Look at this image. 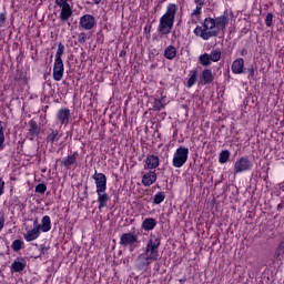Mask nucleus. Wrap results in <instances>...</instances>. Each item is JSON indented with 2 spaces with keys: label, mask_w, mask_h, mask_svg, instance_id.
<instances>
[{
  "label": "nucleus",
  "mask_w": 284,
  "mask_h": 284,
  "mask_svg": "<svg viewBox=\"0 0 284 284\" xmlns=\"http://www.w3.org/2000/svg\"><path fill=\"white\" fill-rule=\"evenodd\" d=\"M41 224H39V220L33 221V229L39 230Z\"/></svg>",
  "instance_id": "42"
},
{
  "label": "nucleus",
  "mask_w": 284,
  "mask_h": 284,
  "mask_svg": "<svg viewBox=\"0 0 284 284\" xmlns=\"http://www.w3.org/2000/svg\"><path fill=\"white\" fill-rule=\"evenodd\" d=\"M154 183H156V172L155 171H149L143 174L142 185H144V187H150V185H154Z\"/></svg>",
  "instance_id": "14"
},
{
  "label": "nucleus",
  "mask_w": 284,
  "mask_h": 284,
  "mask_svg": "<svg viewBox=\"0 0 284 284\" xmlns=\"http://www.w3.org/2000/svg\"><path fill=\"white\" fill-rule=\"evenodd\" d=\"M193 32L195 37H200L203 41H210L212 37H216L219 34L214 24V18H205L203 24L197 26Z\"/></svg>",
  "instance_id": "3"
},
{
  "label": "nucleus",
  "mask_w": 284,
  "mask_h": 284,
  "mask_svg": "<svg viewBox=\"0 0 284 284\" xmlns=\"http://www.w3.org/2000/svg\"><path fill=\"white\" fill-rule=\"evenodd\" d=\"M50 250V247L45 246L44 244L40 245V254H44L45 252H48Z\"/></svg>",
  "instance_id": "41"
},
{
  "label": "nucleus",
  "mask_w": 284,
  "mask_h": 284,
  "mask_svg": "<svg viewBox=\"0 0 284 284\" xmlns=\"http://www.w3.org/2000/svg\"><path fill=\"white\" fill-rule=\"evenodd\" d=\"M79 26L82 30H94L97 28V19L92 14H84L80 17Z\"/></svg>",
  "instance_id": "10"
},
{
  "label": "nucleus",
  "mask_w": 284,
  "mask_h": 284,
  "mask_svg": "<svg viewBox=\"0 0 284 284\" xmlns=\"http://www.w3.org/2000/svg\"><path fill=\"white\" fill-rule=\"evenodd\" d=\"M98 194V203L99 210H103V207H108V203L110 202V195H108L106 190L95 191Z\"/></svg>",
  "instance_id": "15"
},
{
  "label": "nucleus",
  "mask_w": 284,
  "mask_h": 284,
  "mask_svg": "<svg viewBox=\"0 0 284 284\" xmlns=\"http://www.w3.org/2000/svg\"><path fill=\"white\" fill-rule=\"evenodd\" d=\"M93 3H95L97 6H99V3H101V0H93Z\"/></svg>",
  "instance_id": "44"
},
{
  "label": "nucleus",
  "mask_w": 284,
  "mask_h": 284,
  "mask_svg": "<svg viewBox=\"0 0 284 284\" xmlns=\"http://www.w3.org/2000/svg\"><path fill=\"white\" fill-rule=\"evenodd\" d=\"M165 201V192H158L153 197V203L155 205H161Z\"/></svg>",
  "instance_id": "32"
},
{
  "label": "nucleus",
  "mask_w": 284,
  "mask_h": 284,
  "mask_svg": "<svg viewBox=\"0 0 284 284\" xmlns=\"http://www.w3.org/2000/svg\"><path fill=\"white\" fill-rule=\"evenodd\" d=\"M199 61L204 68L212 65V63H219L221 61V49H213L211 53H203L200 55Z\"/></svg>",
  "instance_id": "8"
},
{
  "label": "nucleus",
  "mask_w": 284,
  "mask_h": 284,
  "mask_svg": "<svg viewBox=\"0 0 284 284\" xmlns=\"http://www.w3.org/2000/svg\"><path fill=\"white\" fill-rule=\"evenodd\" d=\"M39 227L40 232H50L52 230V221L50 220V216L44 215L41 220V224Z\"/></svg>",
  "instance_id": "24"
},
{
  "label": "nucleus",
  "mask_w": 284,
  "mask_h": 284,
  "mask_svg": "<svg viewBox=\"0 0 284 284\" xmlns=\"http://www.w3.org/2000/svg\"><path fill=\"white\" fill-rule=\"evenodd\" d=\"M230 151L229 150H224L220 153L219 155V162L223 165L225 163H227L230 161Z\"/></svg>",
  "instance_id": "31"
},
{
  "label": "nucleus",
  "mask_w": 284,
  "mask_h": 284,
  "mask_svg": "<svg viewBox=\"0 0 284 284\" xmlns=\"http://www.w3.org/2000/svg\"><path fill=\"white\" fill-rule=\"evenodd\" d=\"M144 232H152L156 227V220L154 217H146L141 225Z\"/></svg>",
  "instance_id": "21"
},
{
  "label": "nucleus",
  "mask_w": 284,
  "mask_h": 284,
  "mask_svg": "<svg viewBox=\"0 0 284 284\" xmlns=\"http://www.w3.org/2000/svg\"><path fill=\"white\" fill-rule=\"evenodd\" d=\"M59 8V9H58ZM54 9L57 12H59L58 19L62 23H67V21H70L72 19V6L68 3V0H55V7Z\"/></svg>",
  "instance_id": "4"
},
{
  "label": "nucleus",
  "mask_w": 284,
  "mask_h": 284,
  "mask_svg": "<svg viewBox=\"0 0 284 284\" xmlns=\"http://www.w3.org/2000/svg\"><path fill=\"white\" fill-rule=\"evenodd\" d=\"M232 19H234V12H232L231 10L224 11L222 16L214 19V26L215 30L217 31V34L219 32H223L225 28H227Z\"/></svg>",
  "instance_id": "7"
},
{
  "label": "nucleus",
  "mask_w": 284,
  "mask_h": 284,
  "mask_svg": "<svg viewBox=\"0 0 284 284\" xmlns=\"http://www.w3.org/2000/svg\"><path fill=\"white\" fill-rule=\"evenodd\" d=\"M26 265H27L26 258L18 257L11 264V271L12 272H23L26 270Z\"/></svg>",
  "instance_id": "18"
},
{
  "label": "nucleus",
  "mask_w": 284,
  "mask_h": 284,
  "mask_svg": "<svg viewBox=\"0 0 284 284\" xmlns=\"http://www.w3.org/2000/svg\"><path fill=\"white\" fill-rule=\"evenodd\" d=\"M196 8L192 11L191 17H199L201 14V10H203V1L195 0Z\"/></svg>",
  "instance_id": "34"
},
{
  "label": "nucleus",
  "mask_w": 284,
  "mask_h": 284,
  "mask_svg": "<svg viewBox=\"0 0 284 284\" xmlns=\"http://www.w3.org/2000/svg\"><path fill=\"white\" fill-rule=\"evenodd\" d=\"M180 283H181V284H184V283H185V280H180Z\"/></svg>",
  "instance_id": "45"
},
{
  "label": "nucleus",
  "mask_w": 284,
  "mask_h": 284,
  "mask_svg": "<svg viewBox=\"0 0 284 284\" xmlns=\"http://www.w3.org/2000/svg\"><path fill=\"white\" fill-rule=\"evenodd\" d=\"M92 179L95 181L97 191L108 190V178L105 174L95 172Z\"/></svg>",
  "instance_id": "12"
},
{
  "label": "nucleus",
  "mask_w": 284,
  "mask_h": 284,
  "mask_svg": "<svg viewBox=\"0 0 284 284\" xmlns=\"http://www.w3.org/2000/svg\"><path fill=\"white\" fill-rule=\"evenodd\" d=\"M120 245L123 247H129L130 252H134L140 245L139 235L134 233H123L120 236Z\"/></svg>",
  "instance_id": "5"
},
{
  "label": "nucleus",
  "mask_w": 284,
  "mask_h": 284,
  "mask_svg": "<svg viewBox=\"0 0 284 284\" xmlns=\"http://www.w3.org/2000/svg\"><path fill=\"white\" fill-rule=\"evenodd\" d=\"M61 136H63L59 131L51 130L47 135V143H51V145H55V143H59L61 140Z\"/></svg>",
  "instance_id": "20"
},
{
  "label": "nucleus",
  "mask_w": 284,
  "mask_h": 284,
  "mask_svg": "<svg viewBox=\"0 0 284 284\" xmlns=\"http://www.w3.org/2000/svg\"><path fill=\"white\" fill-rule=\"evenodd\" d=\"M196 81H199V70L193 69L189 72V80H187V88H193V85H196Z\"/></svg>",
  "instance_id": "25"
},
{
  "label": "nucleus",
  "mask_w": 284,
  "mask_h": 284,
  "mask_svg": "<svg viewBox=\"0 0 284 284\" xmlns=\"http://www.w3.org/2000/svg\"><path fill=\"white\" fill-rule=\"evenodd\" d=\"M164 57L165 59H169V61H172V59H176V47L169 45L164 50Z\"/></svg>",
  "instance_id": "26"
},
{
  "label": "nucleus",
  "mask_w": 284,
  "mask_h": 284,
  "mask_svg": "<svg viewBox=\"0 0 284 284\" xmlns=\"http://www.w3.org/2000/svg\"><path fill=\"white\" fill-rule=\"evenodd\" d=\"M39 236H41V231L39 229H32L27 231L24 234V241H27V243H31V241H37Z\"/></svg>",
  "instance_id": "22"
},
{
  "label": "nucleus",
  "mask_w": 284,
  "mask_h": 284,
  "mask_svg": "<svg viewBox=\"0 0 284 284\" xmlns=\"http://www.w3.org/2000/svg\"><path fill=\"white\" fill-rule=\"evenodd\" d=\"M190 156V149L185 146H179L173 154L172 165L173 168H183L187 163Z\"/></svg>",
  "instance_id": "6"
},
{
  "label": "nucleus",
  "mask_w": 284,
  "mask_h": 284,
  "mask_svg": "<svg viewBox=\"0 0 284 284\" xmlns=\"http://www.w3.org/2000/svg\"><path fill=\"white\" fill-rule=\"evenodd\" d=\"M6 122L0 121V150H3V143H6Z\"/></svg>",
  "instance_id": "29"
},
{
  "label": "nucleus",
  "mask_w": 284,
  "mask_h": 284,
  "mask_svg": "<svg viewBox=\"0 0 284 284\" xmlns=\"http://www.w3.org/2000/svg\"><path fill=\"white\" fill-rule=\"evenodd\" d=\"M165 105H168V103L165 102V98H155L153 101V110L155 111L163 110Z\"/></svg>",
  "instance_id": "28"
},
{
  "label": "nucleus",
  "mask_w": 284,
  "mask_h": 284,
  "mask_svg": "<svg viewBox=\"0 0 284 284\" xmlns=\"http://www.w3.org/2000/svg\"><path fill=\"white\" fill-rule=\"evenodd\" d=\"M245 68V60L243 58H239L235 61H233L231 65V70L233 74H243V70Z\"/></svg>",
  "instance_id": "16"
},
{
  "label": "nucleus",
  "mask_w": 284,
  "mask_h": 284,
  "mask_svg": "<svg viewBox=\"0 0 284 284\" xmlns=\"http://www.w3.org/2000/svg\"><path fill=\"white\" fill-rule=\"evenodd\" d=\"M41 134V126L34 120H30L28 123L27 139L34 141Z\"/></svg>",
  "instance_id": "11"
},
{
  "label": "nucleus",
  "mask_w": 284,
  "mask_h": 284,
  "mask_svg": "<svg viewBox=\"0 0 284 284\" xmlns=\"http://www.w3.org/2000/svg\"><path fill=\"white\" fill-rule=\"evenodd\" d=\"M77 163V153L69 155L62 160V164L64 168H70V165H74Z\"/></svg>",
  "instance_id": "30"
},
{
  "label": "nucleus",
  "mask_w": 284,
  "mask_h": 284,
  "mask_svg": "<svg viewBox=\"0 0 284 284\" xmlns=\"http://www.w3.org/2000/svg\"><path fill=\"white\" fill-rule=\"evenodd\" d=\"M63 72H65L63 60H54V64H53L54 81H61V79H63Z\"/></svg>",
  "instance_id": "13"
},
{
  "label": "nucleus",
  "mask_w": 284,
  "mask_h": 284,
  "mask_svg": "<svg viewBox=\"0 0 284 284\" xmlns=\"http://www.w3.org/2000/svg\"><path fill=\"white\" fill-rule=\"evenodd\" d=\"M245 54H247V50L243 49V50L241 51V55H242V57H245Z\"/></svg>",
  "instance_id": "43"
},
{
  "label": "nucleus",
  "mask_w": 284,
  "mask_h": 284,
  "mask_svg": "<svg viewBox=\"0 0 284 284\" xmlns=\"http://www.w3.org/2000/svg\"><path fill=\"white\" fill-rule=\"evenodd\" d=\"M88 41V36L85 32H81L78 34V43H85Z\"/></svg>",
  "instance_id": "38"
},
{
  "label": "nucleus",
  "mask_w": 284,
  "mask_h": 284,
  "mask_svg": "<svg viewBox=\"0 0 284 284\" xmlns=\"http://www.w3.org/2000/svg\"><path fill=\"white\" fill-rule=\"evenodd\" d=\"M273 21H274V14L267 13V16L265 18V23H266L267 28H272Z\"/></svg>",
  "instance_id": "37"
},
{
  "label": "nucleus",
  "mask_w": 284,
  "mask_h": 284,
  "mask_svg": "<svg viewBox=\"0 0 284 284\" xmlns=\"http://www.w3.org/2000/svg\"><path fill=\"white\" fill-rule=\"evenodd\" d=\"M58 121L61 125H68L70 123V109H60L58 111Z\"/></svg>",
  "instance_id": "17"
},
{
  "label": "nucleus",
  "mask_w": 284,
  "mask_h": 284,
  "mask_svg": "<svg viewBox=\"0 0 284 284\" xmlns=\"http://www.w3.org/2000/svg\"><path fill=\"white\" fill-rule=\"evenodd\" d=\"M11 247L13 252H20L23 248V240H14Z\"/></svg>",
  "instance_id": "35"
},
{
  "label": "nucleus",
  "mask_w": 284,
  "mask_h": 284,
  "mask_svg": "<svg viewBox=\"0 0 284 284\" xmlns=\"http://www.w3.org/2000/svg\"><path fill=\"white\" fill-rule=\"evenodd\" d=\"M159 247H161V239L151 235L144 252L136 258V267L139 270H145V267H150L152 263L159 261Z\"/></svg>",
  "instance_id": "1"
},
{
  "label": "nucleus",
  "mask_w": 284,
  "mask_h": 284,
  "mask_svg": "<svg viewBox=\"0 0 284 284\" xmlns=\"http://www.w3.org/2000/svg\"><path fill=\"white\" fill-rule=\"evenodd\" d=\"M4 187L6 182L3 181V179L0 178V196H2Z\"/></svg>",
  "instance_id": "40"
},
{
  "label": "nucleus",
  "mask_w": 284,
  "mask_h": 284,
  "mask_svg": "<svg viewBox=\"0 0 284 284\" xmlns=\"http://www.w3.org/2000/svg\"><path fill=\"white\" fill-rule=\"evenodd\" d=\"M176 12H179V6L175 3H169L166 6L165 13L160 18L158 32L161 37H168L174 28V20L176 19Z\"/></svg>",
  "instance_id": "2"
},
{
  "label": "nucleus",
  "mask_w": 284,
  "mask_h": 284,
  "mask_svg": "<svg viewBox=\"0 0 284 284\" xmlns=\"http://www.w3.org/2000/svg\"><path fill=\"white\" fill-rule=\"evenodd\" d=\"M253 164L248 158L242 156L237 159L234 163V172L235 174H243V172H250L252 170Z\"/></svg>",
  "instance_id": "9"
},
{
  "label": "nucleus",
  "mask_w": 284,
  "mask_h": 284,
  "mask_svg": "<svg viewBox=\"0 0 284 284\" xmlns=\"http://www.w3.org/2000/svg\"><path fill=\"white\" fill-rule=\"evenodd\" d=\"M63 52H65V47L63 43H59L54 61H63V59H61V57H63Z\"/></svg>",
  "instance_id": "33"
},
{
  "label": "nucleus",
  "mask_w": 284,
  "mask_h": 284,
  "mask_svg": "<svg viewBox=\"0 0 284 284\" xmlns=\"http://www.w3.org/2000/svg\"><path fill=\"white\" fill-rule=\"evenodd\" d=\"M159 158L158 155H148L145 161V166L148 170H156L159 168Z\"/></svg>",
  "instance_id": "23"
},
{
  "label": "nucleus",
  "mask_w": 284,
  "mask_h": 284,
  "mask_svg": "<svg viewBox=\"0 0 284 284\" xmlns=\"http://www.w3.org/2000/svg\"><path fill=\"white\" fill-rule=\"evenodd\" d=\"M45 190H48V186H45L43 183H40L36 186V192L38 194H45Z\"/></svg>",
  "instance_id": "36"
},
{
  "label": "nucleus",
  "mask_w": 284,
  "mask_h": 284,
  "mask_svg": "<svg viewBox=\"0 0 284 284\" xmlns=\"http://www.w3.org/2000/svg\"><path fill=\"white\" fill-rule=\"evenodd\" d=\"M214 81V74L212 73V69H205L202 71L201 83L203 85H210Z\"/></svg>",
  "instance_id": "19"
},
{
  "label": "nucleus",
  "mask_w": 284,
  "mask_h": 284,
  "mask_svg": "<svg viewBox=\"0 0 284 284\" xmlns=\"http://www.w3.org/2000/svg\"><path fill=\"white\" fill-rule=\"evenodd\" d=\"M274 258L276 261H284V240L277 245L274 252Z\"/></svg>",
  "instance_id": "27"
},
{
  "label": "nucleus",
  "mask_w": 284,
  "mask_h": 284,
  "mask_svg": "<svg viewBox=\"0 0 284 284\" xmlns=\"http://www.w3.org/2000/svg\"><path fill=\"white\" fill-rule=\"evenodd\" d=\"M6 13L1 12L0 13V28H3L6 26Z\"/></svg>",
  "instance_id": "39"
},
{
  "label": "nucleus",
  "mask_w": 284,
  "mask_h": 284,
  "mask_svg": "<svg viewBox=\"0 0 284 284\" xmlns=\"http://www.w3.org/2000/svg\"><path fill=\"white\" fill-rule=\"evenodd\" d=\"M3 214L0 212V216H2Z\"/></svg>",
  "instance_id": "46"
}]
</instances>
